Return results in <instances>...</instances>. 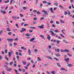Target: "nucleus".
I'll return each instance as SVG.
<instances>
[{
	"label": "nucleus",
	"mask_w": 74,
	"mask_h": 74,
	"mask_svg": "<svg viewBox=\"0 0 74 74\" xmlns=\"http://www.w3.org/2000/svg\"><path fill=\"white\" fill-rule=\"evenodd\" d=\"M35 39V38H32L31 39H30L29 40V41L30 42H33L34 43H36V40L33 41Z\"/></svg>",
	"instance_id": "f257e3e1"
},
{
	"label": "nucleus",
	"mask_w": 74,
	"mask_h": 74,
	"mask_svg": "<svg viewBox=\"0 0 74 74\" xmlns=\"http://www.w3.org/2000/svg\"><path fill=\"white\" fill-rule=\"evenodd\" d=\"M14 53V52L10 50V52H9V55L10 57H11V56L12 55V54Z\"/></svg>",
	"instance_id": "f03ea898"
},
{
	"label": "nucleus",
	"mask_w": 74,
	"mask_h": 74,
	"mask_svg": "<svg viewBox=\"0 0 74 74\" xmlns=\"http://www.w3.org/2000/svg\"><path fill=\"white\" fill-rule=\"evenodd\" d=\"M49 32L50 33H52V34L53 36H56V34H54V33L52 31H50Z\"/></svg>",
	"instance_id": "7ed1b4c3"
},
{
	"label": "nucleus",
	"mask_w": 74,
	"mask_h": 74,
	"mask_svg": "<svg viewBox=\"0 0 74 74\" xmlns=\"http://www.w3.org/2000/svg\"><path fill=\"white\" fill-rule=\"evenodd\" d=\"M47 39H48V40L49 41L50 40H51V36L49 34H47Z\"/></svg>",
	"instance_id": "20e7f679"
},
{
	"label": "nucleus",
	"mask_w": 74,
	"mask_h": 74,
	"mask_svg": "<svg viewBox=\"0 0 74 74\" xmlns=\"http://www.w3.org/2000/svg\"><path fill=\"white\" fill-rule=\"evenodd\" d=\"M0 11L2 13V14H6V12L5 11L1 10Z\"/></svg>",
	"instance_id": "39448f33"
},
{
	"label": "nucleus",
	"mask_w": 74,
	"mask_h": 74,
	"mask_svg": "<svg viewBox=\"0 0 74 74\" xmlns=\"http://www.w3.org/2000/svg\"><path fill=\"white\" fill-rule=\"evenodd\" d=\"M38 27L40 28V29H43V28H44V25H42L41 26H39Z\"/></svg>",
	"instance_id": "423d86ee"
},
{
	"label": "nucleus",
	"mask_w": 74,
	"mask_h": 74,
	"mask_svg": "<svg viewBox=\"0 0 74 74\" xmlns=\"http://www.w3.org/2000/svg\"><path fill=\"white\" fill-rule=\"evenodd\" d=\"M7 40L8 41H10V42H12L13 41V39H7Z\"/></svg>",
	"instance_id": "0eeeda50"
},
{
	"label": "nucleus",
	"mask_w": 74,
	"mask_h": 74,
	"mask_svg": "<svg viewBox=\"0 0 74 74\" xmlns=\"http://www.w3.org/2000/svg\"><path fill=\"white\" fill-rule=\"evenodd\" d=\"M6 71H11L12 70V69L11 68H8L6 69Z\"/></svg>",
	"instance_id": "6e6552de"
},
{
	"label": "nucleus",
	"mask_w": 74,
	"mask_h": 74,
	"mask_svg": "<svg viewBox=\"0 0 74 74\" xmlns=\"http://www.w3.org/2000/svg\"><path fill=\"white\" fill-rule=\"evenodd\" d=\"M60 22L61 23H65V22H64V21H63V20H60Z\"/></svg>",
	"instance_id": "1a4fd4ad"
},
{
	"label": "nucleus",
	"mask_w": 74,
	"mask_h": 74,
	"mask_svg": "<svg viewBox=\"0 0 74 74\" xmlns=\"http://www.w3.org/2000/svg\"><path fill=\"white\" fill-rule=\"evenodd\" d=\"M47 58L48 59H50L51 60L52 59V58L50 56H47Z\"/></svg>",
	"instance_id": "9d476101"
},
{
	"label": "nucleus",
	"mask_w": 74,
	"mask_h": 74,
	"mask_svg": "<svg viewBox=\"0 0 74 74\" xmlns=\"http://www.w3.org/2000/svg\"><path fill=\"white\" fill-rule=\"evenodd\" d=\"M57 64L58 66V67H61V65H60V64H59V63H57Z\"/></svg>",
	"instance_id": "9b49d317"
},
{
	"label": "nucleus",
	"mask_w": 74,
	"mask_h": 74,
	"mask_svg": "<svg viewBox=\"0 0 74 74\" xmlns=\"http://www.w3.org/2000/svg\"><path fill=\"white\" fill-rule=\"evenodd\" d=\"M50 10L51 12V13H54V11H53V10H52V8H51L50 9Z\"/></svg>",
	"instance_id": "f8f14e48"
},
{
	"label": "nucleus",
	"mask_w": 74,
	"mask_h": 74,
	"mask_svg": "<svg viewBox=\"0 0 74 74\" xmlns=\"http://www.w3.org/2000/svg\"><path fill=\"white\" fill-rule=\"evenodd\" d=\"M21 30H22L20 31L21 32H25V29L24 28H22Z\"/></svg>",
	"instance_id": "ddd939ff"
},
{
	"label": "nucleus",
	"mask_w": 74,
	"mask_h": 74,
	"mask_svg": "<svg viewBox=\"0 0 74 74\" xmlns=\"http://www.w3.org/2000/svg\"><path fill=\"white\" fill-rule=\"evenodd\" d=\"M4 2L5 3V4H7V3H9V2H10V0H8L6 1H4Z\"/></svg>",
	"instance_id": "4468645a"
},
{
	"label": "nucleus",
	"mask_w": 74,
	"mask_h": 74,
	"mask_svg": "<svg viewBox=\"0 0 74 74\" xmlns=\"http://www.w3.org/2000/svg\"><path fill=\"white\" fill-rule=\"evenodd\" d=\"M45 36H44V35H40V37H41V38H44Z\"/></svg>",
	"instance_id": "2eb2a0df"
},
{
	"label": "nucleus",
	"mask_w": 74,
	"mask_h": 74,
	"mask_svg": "<svg viewBox=\"0 0 74 74\" xmlns=\"http://www.w3.org/2000/svg\"><path fill=\"white\" fill-rule=\"evenodd\" d=\"M28 52L29 53V55H31V51L29 49H28Z\"/></svg>",
	"instance_id": "dca6fc26"
},
{
	"label": "nucleus",
	"mask_w": 74,
	"mask_h": 74,
	"mask_svg": "<svg viewBox=\"0 0 74 74\" xmlns=\"http://www.w3.org/2000/svg\"><path fill=\"white\" fill-rule=\"evenodd\" d=\"M55 51L57 52H60V50L59 49H55Z\"/></svg>",
	"instance_id": "f3484780"
},
{
	"label": "nucleus",
	"mask_w": 74,
	"mask_h": 74,
	"mask_svg": "<svg viewBox=\"0 0 74 74\" xmlns=\"http://www.w3.org/2000/svg\"><path fill=\"white\" fill-rule=\"evenodd\" d=\"M61 70H64L65 71H67V70L65 69V68H61Z\"/></svg>",
	"instance_id": "a211bd4d"
},
{
	"label": "nucleus",
	"mask_w": 74,
	"mask_h": 74,
	"mask_svg": "<svg viewBox=\"0 0 74 74\" xmlns=\"http://www.w3.org/2000/svg\"><path fill=\"white\" fill-rule=\"evenodd\" d=\"M64 52H69V50L68 49H65L64 50Z\"/></svg>",
	"instance_id": "6ab92c4d"
},
{
	"label": "nucleus",
	"mask_w": 74,
	"mask_h": 74,
	"mask_svg": "<svg viewBox=\"0 0 74 74\" xmlns=\"http://www.w3.org/2000/svg\"><path fill=\"white\" fill-rule=\"evenodd\" d=\"M42 12H44V14H47V11L43 10L42 11Z\"/></svg>",
	"instance_id": "aec40b11"
},
{
	"label": "nucleus",
	"mask_w": 74,
	"mask_h": 74,
	"mask_svg": "<svg viewBox=\"0 0 74 74\" xmlns=\"http://www.w3.org/2000/svg\"><path fill=\"white\" fill-rule=\"evenodd\" d=\"M59 7H60V8H62V9H63V8H64L63 6H62V5H59Z\"/></svg>",
	"instance_id": "412c9836"
},
{
	"label": "nucleus",
	"mask_w": 74,
	"mask_h": 74,
	"mask_svg": "<svg viewBox=\"0 0 74 74\" xmlns=\"http://www.w3.org/2000/svg\"><path fill=\"white\" fill-rule=\"evenodd\" d=\"M54 32L56 33H59V32H60V31L58 30H55L54 31Z\"/></svg>",
	"instance_id": "4be33fe9"
},
{
	"label": "nucleus",
	"mask_w": 74,
	"mask_h": 74,
	"mask_svg": "<svg viewBox=\"0 0 74 74\" xmlns=\"http://www.w3.org/2000/svg\"><path fill=\"white\" fill-rule=\"evenodd\" d=\"M65 61H66V62H67L69 60V58H65Z\"/></svg>",
	"instance_id": "5701e85b"
},
{
	"label": "nucleus",
	"mask_w": 74,
	"mask_h": 74,
	"mask_svg": "<svg viewBox=\"0 0 74 74\" xmlns=\"http://www.w3.org/2000/svg\"><path fill=\"white\" fill-rule=\"evenodd\" d=\"M21 49H23V50H26V49L25 48H24V47H21Z\"/></svg>",
	"instance_id": "b1692460"
},
{
	"label": "nucleus",
	"mask_w": 74,
	"mask_h": 74,
	"mask_svg": "<svg viewBox=\"0 0 74 74\" xmlns=\"http://www.w3.org/2000/svg\"><path fill=\"white\" fill-rule=\"evenodd\" d=\"M22 8H23V10H26L27 9V7H24Z\"/></svg>",
	"instance_id": "393cba45"
},
{
	"label": "nucleus",
	"mask_w": 74,
	"mask_h": 74,
	"mask_svg": "<svg viewBox=\"0 0 74 74\" xmlns=\"http://www.w3.org/2000/svg\"><path fill=\"white\" fill-rule=\"evenodd\" d=\"M69 57H71L72 56V54H70V53H68L67 54Z\"/></svg>",
	"instance_id": "a878e982"
},
{
	"label": "nucleus",
	"mask_w": 74,
	"mask_h": 74,
	"mask_svg": "<svg viewBox=\"0 0 74 74\" xmlns=\"http://www.w3.org/2000/svg\"><path fill=\"white\" fill-rule=\"evenodd\" d=\"M68 66V67H71V66H73V65L71 64H69L67 65Z\"/></svg>",
	"instance_id": "bb28decb"
},
{
	"label": "nucleus",
	"mask_w": 74,
	"mask_h": 74,
	"mask_svg": "<svg viewBox=\"0 0 74 74\" xmlns=\"http://www.w3.org/2000/svg\"><path fill=\"white\" fill-rule=\"evenodd\" d=\"M14 0H11V1H10V5H11V4H12V2H13V1H14Z\"/></svg>",
	"instance_id": "cd10ccee"
},
{
	"label": "nucleus",
	"mask_w": 74,
	"mask_h": 74,
	"mask_svg": "<svg viewBox=\"0 0 74 74\" xmlns=\"http://www.w3.org/2000/svg\"><path fill=\"white\" fill-rule=\"evenodd\" d=\"M37 51H38V50L37 49H35L34 50V52H37Z\"/></svg>",
	"instance_id": "c85d7f7f"
},
{
	"label": "nucleus",
	"mask_w": 74,
	"mask_h": 74,
	"mask_svg": "<svg viewBox=\"0 0 74 74\" xmlns=\"http://www.w3.org/2000/svg\"><path fill=\"white\" fill-rule=\"evenodd\" d=\"M27 62H26L23 61V64L24 65H25L26 64Z\"/></svg>",
	"instance_id": "c756f323"
},
{
	"label": "nucleus",
	"mask_w": 74,
	"mask_h": 74,
	"mask_svg": "<svg viewBox=\"0 0 74 74\" xmlns=\"http://www.w3.org/2000/svg\"><path fill=\"white\" fill-rule=\"evenodd\" d=\"M16 27H17V28H19V26H18V24H16Z\"/></svg>",
	"instance_id": "7c9ffc66"
},
{
	"label": "nucleus",
	"mask_w": 74,
	"mask_h": 74,
	"mask_svg": "<svg viewBox=\"0 0 74 74\" xmlns=\"http://www.w3.org/2000/svg\"><path fill=\"white\" fill-rule=\"evenodd\" d=\"M47 4L49 5H51V3L50 2H49L47 3Z\"/></svg>",
	"instance_id": "2f4dec72"
},
{
	"label": "nucleus",
	"mask_w": 74,
	"mask_h": 74,
	"mask_svg": "<svg viewBox=\"0 0 74 74\" xmlns=\"http://www.w3.org/2000/svg\"><path fill=\"white\" fill-rule=\"evenodd\" d=\"M37 14H38V15H40V14H41L40 12L38 11H37Z\"/></svg>",
	"instance_id": "473e14b6"
},
{
	"label": "nucleus",
	"mask_w": 74,
	"mask_h": 74,
	"mask_svg": "<svg viewBox=\"0 0 74 74\" xmlns=\"http://www.w3.org/2000/svg\"><path fill=\"white\" fill-rule=\"evenodd\" d=\"M14 71H15V72L16 73V74H18V71L16 69H14Z\"/></svg>",
	"instance_id": "72a5a7b5"
},
{
	"label": "nucleus",
	"mask_w": 74,
	"mask_h": 74,
	"mask_svg": "<svg viewBox=\"0 0 74 74\" xmlns=\"http://www.w3.org/2000/svg\"><path fill=\"white\" fill-rule=\"evenodd\" d=\"M7 30L8 32H10V28H7Z\"/></svg>",
	"instance_id": "f704fd0d"
},
{
	"label": "nucleus",
	"mask_w": 74,
	"mask_h": 74,
	"mask_svg": "<svg viewBox=\"0 0 74 74\" xmlns=\"http://www.w3.org/2000/svg\"><path fill=\"white\" fill-rule=\"evenodd\" d=\"M60 51L61 52H64V50H63L62 49H61L60 50Z\"/></svg>",
	"instance_id": "c9c22d12"
},
{
	"label": "nucleus",
	"mask_w": 74,
	"mask_h": 74,
	"mask_svg": "<svg viewBox=\"0 0 74 74\" xmlns=\"http://www.w3.org/2000/svg\"><path fill=\"white\" fill-rule=\"evenodd\" d=\"M56 5V7L58 5V3H55L54 4V5Z\"/></svg>",
	"instance_id": "e433bc0d"
},
{
	"label": "nucleus",
	"mask_w": 74,
	"mask_h": 74,
	"mask_svg": "<svg viewBox=\"0 0 74 74\" xmlns=\"http://www.w3.org/2000/svg\"><path fill=\"white\" fill-rule=\"evenodd\" d=\"M5 52L6 53H7L8 52V50H7V49H5Z\"/></svg>",
	"instance_id": "4c0bfd02"
},
{
	"label": "nucleus",
	"mask_w": 74,
	"mask_h": 74,
	"mask_svg": "<svg viewBox=\"0 0 74 74\" xmlns=\"http://www.w3.org/2000/svg\"><path fill=\"white\" fill-rule=\"evenodd\" d=\"M25 36H30V35L28 34H25Z\"/></svg>",
	"instance_id": "58836bf2"
},
{
	"label": "nucleus",
	"mask_w": 74,
	"mask_h": 74,
	"mask_svg": "<svg viewBox=\"0 0 74 74\" xmlns=\"http://www.w3.org/2000/svg\"><path fill=\"white\" fill-rule=\"evenodd\" d=\"M56 56H60V55L59 54H56Z\"/></svg>",
	"instance_id": "ea45409f"
},
{
	"label": "nucleus",
	"mask_w": 74,
	"mask_h": 74,
	"mask_svg": "<svg viewBox=\"0 0 74 74\" xmlns=\"http://www.w3.org/2000/svg\"><path fill=\"white\" fill-rule=\"evenodd\" d=\"M51 73L53 74H56V73H55V72L54 71H52L51 72Z\"/></svg>",
	"instance_id": "a19ab883"
},
{
	"label": "nucleus",
	"mask_w": 74,
	"mask_h": 74,
	"mask_svg": "<svg viewBox=\"0 0 74 74\" xmlns=\"http://www.w3.org/2000/svg\"><path fill=\"white\" fill-rule=\"evenodd\" d=\"M67 14V12L66 11L64 12V15H66Z\"/></svg>",
	"instance_id": "79ce46f5"
},
{
	"label": "nucleus",
	"mask_w": 74,
	"mask_h": 74,
	"mask_svg": "<svg viewBox=\"0 0 74 74\" xmlns=\"http://www.w3.org/2000/svg\"><path fill=\"white\" fill-rule=\"evenodd\" d=\"M5 58L6 59V60H8V58L7 57H5Z\"/></svg>",
	"instance_id": "37998d69"
},
{
	"label": "nucleus",
	"mask_w": 74,
	"mask_h": 74,
	"mask_svg": "<svg viewBox=\"0 0 74 74\" xmlns=\"http://www.w3.org/2000/svg\"><path fill=\"white\" fill-rule=\"evenodd\" d=\"M20 15L21 16V17H23V15L22 14H20Z\"/></svg>",
	"instance_id": "c03bdc74"
},
{
	"label": "nucleus",
	"mask_w": 74,
	"mask_h": 74,
	"mask_svg": "<svg viewBox=\"0 0 74 74\" xmlns=\"http://www.w3.org/2000/svg\"><path fill=\"white\" fill-rule=\"evenodd\" d=\"M25 3H26V1H25L23 2V4L24 5L25 4Z\"/></svg>",
	"instance_id": "a18cd8bd"
},
{
	"label": "nucleus",
	"mask_w": 74,
	"mask_h": 74,
	"mask_svg": "<svg viewBox=\"0 0 74 74\" xmlns=\"http://www.w3.org/2000/svg\"><path fill=\"white\" fill-rule=\"evenodd\" d=\"M38 60H39V61H41V59H40V57H38Z\"/></svg>",
	"instance_id": "49530a36"
},
{
	"label": "nucleus",
	"mask_w": 74,
	"mask_h": 74,
	"mask_svg": "<svg viewBox=\"0 0 74 74\" xmlns=\"http://www.w3.org/2000/svg\"><path fill=\"white\" fill-rule=\"evenodd\" d=\"M16 55H17V56H18V55H19V53H18V52H16Z\"/></svg>",
	"instance_id": "de8ad7c7"
},
{
	"label": "nucleus",
	"mask_w": 74,
	"mask_h": 74,
	"mask_svg": "<svg viewBox=\"0 0 74 74\" xmlns=\"http://www.w3.org/2000/svg\"><path fill=\"white\" fill-rule=\"evenodd\" d=\"M60 35H61V37H64V38L65 37V36H63V34H61Z\"/></svg>",
	"instance_id": "09e8293b"
},
{
	"label": "nucleus",
	"mask_w": 74,
	"mask_h": 74,
	"mask_svg": "<svg viewBox=\"0 0 74 74\" xmlns=\"http://www.w3.org/2000/svg\"><path fill=\"white\" fill-rule=\"evenodd\" d=\"M30 59H31V58H27V60H30Z\"/></svg>",
	"instance_id": "8fccbe9b"
},
{
	"label": "nucleus",
	"mask_w": 74,
	"mask_h": 74,
	"mask_svg": "<svg viewBox=\"0 0 74 74\" xmlns=\"http://www.w3.org/2000/svg\"><path fill=\"white\" fill-rule=\"evenodd\" d=\"M61 32H62V33H63V34H65V33H64V32H63V30H61Z\"/></svg>",
	"instance_id": "3c124183"
},
{
	"label": "nucleus",
	"mask_w": 74,
	"mask_h": 74,
	"mask_svg": "<svg viewBox=\"0 0 74 74\" xmlns=\"http://www.w3.org/2000/svg\"><path fill=\"white\" fill-rule=\"evenodd\" d=\"M12 18L14 19H16V16H12Z\"/></svg>",
	"instance_id": "603ef678"
},
{
	"label": "nucleus",
	"mask_w": 74,
	"mask_h": 74,
	"mask_svg": "<svg viewBox=\"0 0 74 74\" xmlns=\"http://www.w3.org/2000/svg\"><path fill=\"white\" fill-rule=\"evenodd\" d=\"M56 42H57V44H59V42H60V41L59 40H57L56 41Z\"/></svg>",
	"instance_id": "864d4df0"
},
{
	"label": "nucleus",
	"mask_w": 74,
	"mask_h": 74,
	"mask_svg": "<svg viewBox=\"0 0 74 74\" xmlns=\"http://www.w3.org/2000/svg\"><path fill=\"white\" fill-rule=\"evenodd\" d=\"M2 32H3V31L2 30H1L0 31V35H1L2 34Z\"/></svg>",
	"instance_id": "5fc2aeb1"
},
{
	"label": "nucleus",
	"mask_w": 74,
	"mask_h": 74,
	"mask_svg": "<svg viewBox=\"0 0 74 74\" xmlns=\"http://www.w3.org/2000/svg\"><path fill=\"white\" fill-rule=\"evenodd\" d=\"M29 32H30V33H32V32H33V30L29 29Z\"/></svg>",
	"instance_id": "6e6d98bb"
},
{
	"label": "nucleus",
	"mask_w": 74,
	"mask_h": 74,
	"mask_svg": "<svg viewBox=\"0 0 74 74\" xmlns=\"http://www.w3.org/2000/svg\"><path fill=\"white\" fill-rule=\"evenodd\" d=\"M18 51L20 52H22V51L21 50H18Z\"/></svg>",
	"instance_id": "4d7b16f0"
},
{
	"label": "nucleus",
	"mask_w": 74,
	"mask_h": 74,
	"mask_svg": "<svg viewBox=\"0 0 74 74\" xmlns=\"http://www.w3.org/2000/svg\"><path fill=\"white\" fill-rule=\"evenodd\" d=\"M28 25L27 24H24V26H28Z\"/></svg>",
	"instance_id": "13d9d810"
},
{
	"label": "nucleus",
	"mask_w": 74,
	"mask_h": 74,
	"mask_svg": "<svg viewBox=\"0 0 74 74\" xmlns=\"http://www.w3.org/2000/svg\"><path fill=\"white\" fill-rule=\"evenodd\" d=\"M37 18H34V21H36V20H37Z\"/></svg>",
	"instance_id": "bf43d9fd"
},
{
	"label": "nucleus",
	"mask_w": 74,
	"mask_h": 74,
	"mask_svg": "<svg viewBox=\"0 0 74 74\" xmlns=\"http://www.w3.org/2000/svg\"><path fill=\"white\" fill-rule=\"evenodd\" d=\"M52 27H55V25H54V24H53L52 25Z\"/></svg>",
	"instance_id": "052dcab7"
},
{
	"label": "nucleus",
	"mask_w": 74,
	"mask_h": 74,
	"mask_svg": "<svg viewBox=\"0 0 74 74\" xmlns=\"http://www.w3.org/2000/svg\"><path fill=\"white\" fill-rule=\"evenodd\" d=\"M50 23H53V21H51Z\"/></svg>",
	"instance_id": "680f3d73"
},
{
	"label": "nucleus",
	"mask_w": 74,
	"mask_h": 74,
	"mask_svg": "<svg viewBox=\"0 0 74 74\" xmlns=\"http://www.w3.org/2000/svg\"><path fill=\"white\" fill-rule=\"evenodd\" d=\"M8 35H11V32H9L8 33Z\"/></svg>",
	"instance_id": "e2e57ef3"
},
{
	"label": "nucleus",
	"mask_w": 74,
	"mask_h": 74,
	"mask_svg": "<svg viewBox=\"0 0 74 74\" xmlns=\"http://www.w3.org/2000/svg\"><path fill=\"white\" fill-rule=\"evenodd\" d=\"M23 73H25V71H26V70H25V69H23Z\"/></svg>",
	"instance_id": "0e129e2a"
},
{
	"label": "nucleus",
	"mask_w": 74,
	"mask_h": 74,
	"mask_svg": "<svg viewBox=\"0 0 74 74\" xmlns=\"http://www.w3.org/2000/svg\"><path fill=\"white\" fill-rule=\"evenodd\" d=\"M12 62H11L9 64L10 65H12Z\"/></svg>",
	"instance_id": "69168bd1"
},
{
	"label": "nucleus",
	"mask_w": 74,
	"mask_h": 74,
	"mask_svg": "<svg viewBox=\"0 0 74 74\" xmlns=\"http://www.w3.org/2000/svg\"><path fill=\"white\" fill-rule=\"evenodd\" d=\"M72 25H73V26H74V22H73L72 23Z\"/></svg>",
	"instance_id": "338daca9"
},
{
	"label": "nucleus",
	"mask_w": 74,
	"mask_h": 74,
	"mask_svg": "<svg viewBox=\"0 0 74 74\" xmlns=\"http://www.w3.org/2000/svg\"><path fill=\"white\" fill-rule=\"evenodd\" d=\"M43 3H47V2L45 1H43Z\"/></svg>",
	"instance_id": "774afa93"
}]
</instances>
